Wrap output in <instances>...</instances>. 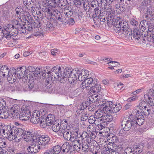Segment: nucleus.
Here are the masks:
<instances>
[{"mask_svg": "<svg viewBox=\"0 0 154 154\" xmlns=\"http://www.w3.org/2000/svg\"><path fill=\"white\" fill-rule=\"evenodd\" d=\"M17 16L18 17H20V14L23 11V9L21 7H17L15 9Z\"/></svg>", "mask_w": 154, "mask_h": 154, "instance_id": "603ef678", "label": "nucleus"}, {"mask_svg": "<svg viewBox=\"0 0 154 154\" xmlns=\"http://www.w3.org/2000/svg\"><path fill=\"white\" fill-rule=\"evenodd\" d=\"M9 111L11 118L15 119L18 118L20 112V108L18 105H14L9 108Z\"/></svg>", "mask_w": 154, "mask_h": 154, "instance_id": "39448f33", "label": "nucleus"}, {"mask_svg": "<svg viewBox=\"0 0 154 154\" xmlns=\"http://www.w3.org/2000/svg\"><path fill=\"white\" fill-rule=\"evenodd\" d=\"M75 5L77 7L79 8L82 5V1H81L80 0H74L73 1Z\"/></svg>", "mask_w": 154, "mask_h": 154, "instance_id": "69168bd1", "label": "nucleus"}, {"mask_svg": "<svg viewBox=\"0 0 154 154\" xmlns=\"http://www.w3.org/2000/svg\"><path fill=\"white\" fill-rule=\"evenodd\" d=\"M88 121L90 124H94L95 125H98V121H97L94 116H90L89 118Z\"/></svg>", "mask_w": 154, "mask_h": 154, "instance_id": "4c0bfd02", "label": "nucleus"}, {"mask_svg": "<svg viewBox=\"0 0 154 154\" xmlns=\"http://www.w3.org/2000/svg\"><path fill=\"white\" fill-rule=\"evenodd\" d=\"M36 84H35V80L33 79H30L28 83V89L29 91H34L36 89Z\"/></svg>", "mask_w": 154, "mask_h": 154, "instance_id": "412c9836", "label": "nucleus"}, {"mask_svg": "<svg viewBox=\"0 0 154 154\" xmlns=\"http://www.w3.org/2000/svg\"><path fill=\"white\" fill-rule=\"evenodd\" d=\"M79 136L78 137V143H80L82 142L83 140L85 139L86 140H88L87 141H88V143H89V138L90 137H89V134L87 132L85 131H83L82 134H81L79 133Z\"/></svg>", "mask_w": 154, "mask_h": 154, "instance_id": "ddd939ff", "label": "nucleus"}, {"mask_svg": "<svg viewBox=\"0 0 154 154\" xmlns=\"http://www.w3.org/2000/svg\"><path fill=\"white\" fill-rule=\"evenodd\" d=\"M66 71L61 73L59 72H51V80L54 81H56L60 78V81L62 83H64L67 80L69 83L74 85L76 80V76L73 74L72 71L70 69L69 71H67L68 68H66Z\"/></svg>", "mask_w": 154, "mask_h": 154, "instance_id": "f257e3e1", "label": "nucleus"}, {"mask_svg": "<svg viewBox=\"0 0 154 154\" xmlns=\"http://www.w3.org/2000/svg\"><path fill=\"white\" fill-rule=\"evenodd\" d=\"M124 154H134V151H133L131 148L128 147L126 148L124 151Z\"/></svg>", "mask_w": 154, "mask_h": 154, "instance_id": "de8ad7c7", "label": "nucleus"}, {"mask_svg": "<svg viewBox=\"0 0 154 154\" xmlns=\"http://www.w3.org/2000/svg\"><path fill=\"white\" fill-rule=\"evenodd\" d=\"M132 116V118L133 119V122L135 124V128L136 127L137 125L140 126L142 125L144 122L143 119L142 118H140V117L134 116V115Z\"/></svg>", "mask_w": 154, "mask_h": 154, "instance_id": "2eb2a0df", "label": "nucleus"}, {"mask_svg": "<svg viewBox=\"0 0 154 154\" xmlns=\"http://www.w3.org/2000/svg\"><path fill=\"white\" fill-rule=\"evenodd\" d=\"M126 6L125 5H121L120 7H119V14L122 13L123 12H124L126 10Z\"/></svg>", "mask_w": 154, "mask_h": 154, "instance_id": "6e6d98bb", "label": "nucleus"}, {"mask_svg": "<svg viewBox=\"0 0 154 154\" xmlns=\"http://www.w3.org/2000/svg\"><path fill=\"white\" fill-rule=\"evenodd\" d=\"M20 131V128H18L17 130L16 131H15V133H14V134H13V139H12V140H14L16 139H17V140H16V141L17 142H19L22 139V138H23V137H21V138L20 137V136L19 135V134H20V132H19Z\"/></svg>", "mask_w": 154, "mask_h": 154, "instance_id": "2f4dec72", "label": "nucleus"}, {"mask_svg": "<svg viewBox=\"0 0 154 154\" xmlns=\"http://www.w3.org/2000/svg\"><path fill=\"white\" fill-rule=\"evenodd\" d=\"M36 69L33 66H29L27 67V69H26V74H30V72H33L34 73V72H35Z\"/></svg>", "mask_w": 154, "mask_h": 154, "instance_id": "a18cd8bd", "label": "nucleus"}, {"mask_svg": "<svg viewBox=\"0 0 154 154\" xmlns=\"http://www.w3.org/2000/svg\"><path fill=\"white\" fill-rule=\"evenodd\" d=\"M35 69H36L35 70V71L34 72V73L33 74L34 75H36V76H39L38 75L39 74L40 75L42 70V68H40L39 67H37L36 68H35Z\"/></svg>", "mask_w": 154, "mask_h": 154, "instance_id": "0e129e2a", "label": "nucleus"}, {"mask_svg": "<svg viewBox=\"0 0 154 154\" xmlns=\"http://www.w3.org/2000/svg\"><path fill=\"white\" fill-rule=\"evenodd\" d=\"M94 86H92L91 87L90 91L94 94H96L99 92L101 89V85L96 82L94 84Z\"/></svg>", "mask_w": 154, "mask_h": 154, "instance_id": "a211bd4d", "label": "nucleus"}, {"mask_svg": "<svg viewBox=\"0 0 154 154\" xmlns=\"http://www.w3.org/2000/svg\"><path fill=\"white\" fill-rule=\"evenodd\" d=\"M45 120H47L48 126H49L53 124L54 122L57 121L56 120H55L54 115L51 114L48 115Z\"/></svg>", "mask_w": 154, "mask_h": 154, "instance_id": "a878e982", "label": "nucleus"}, {"mask_svg": "<svg viewBox=\"0 0 154 154\" xmlns=\"http://www.w3.org/2000/svg\"><path fill=\"white\" fill-rule=\"evenodd\" d=\"M61 147L59 145L54 146L50 151L51 154H60Z\"/></svg>", "mask_w": 154, "mask_h": 154, "instance_id": "c85d7f7f", "label": "nucleus"}, {"mask_svg": "<svg viewBox=\"0 0 154 154\" xmlns=\"http://www.w3.org/2000/svg\"><path fill=\"white\" fill-rule=\"evenodd\" d=\"M94 130L93 129V131L91 132L89 131V132H91V134H89V137H90L89 138L90 141H91V139H94L96 137L97 132L95 131H94Z\"/></svg>", "mask_w": 154, "mask_h": 154, "instance_id": "49530a36", "label": "nucleus"}, {"mask_svg": "<svg viewBox=\"0 0 154 154\" xmlns=\"http://www.w3.org/2000/svg\"><path fill=\"white\" fill-rule=\"evenodd\" d=\"M88 114L87 112H84L82 113L81 117V120L84 121L87 120L88 119Z\"/></svg>", "mask_w": 154, "mask_h": 154, "instance_id": "bf43d9fd", "label": "nucleus"}, {"mask_svg": "<svg viewBox=\"0 0 154 154\" xmlns=\"http://www.w3.org/2000/svg\"><path fill=\"white\" fill-rule=\"evenodd\" d=\"M56 21L55 20H51L48 21H47V23H45V25L46 26V28L47 29V30H53L54 28V22Z\"/></svg>", "mask_w": 154, "mask_h": 154, "instance_id": "5701e85b", "label": "nucleus"}, {"mask_svg": "<svg viewBox=\"0 0 154 154\" xmlns=\"http://www.w3.org/2000/svg\"><path fill=\"white\" fill-rule=\"evenodd\" d=\"M67 4H69L67 0H58L57 1V8L60 7L61 8H63V7H65L66 8Z\"/></svg>", "mask_w": 154, "mask_h": 154, "instance_id": "c756f323", "label": "nucleus"}, {"mask_svg": "<svg viewBox=\"0 0 154 154\" xmlns=\"http://www.w3.org/2000/svg\"><path fill=\"white\" fill-rule=\"evenodd\" d=\"M26 66H23L18 67L17 69V73L18 77L21 79L24 77L25 79L28 78L27 74H26Z\"/></svg>", "mask_w": 154, "mask_h": 154, "instance_id": "9d476101", "label": "nucleus"}, {"mask_svg": "<svg viewBox=\"0 0 154 154\" xmlns=\"http://www.w3.org/2000/svg\"><path fill=\"white\" fill-rule=\"evenodd\" d=\"M90 152L93 154H97L100 151V145L94 147V148L89 149Z\"/></svg>", "mask_w": 154, "mask_h": 154, "instance_id": "58836bf2", "label": "nucleus"}, {"mask_svg": "<svg viewBox=\"0 0 154 154\" xmlns=\"http://www.w3.org/2000/svg\"><path fill=\"white\" fill-rule=\"evenodd\" d=\"M50 138L48 135H41L38 140V145L45 146L49 143Z\"/></svg>", "mask_w": 154, "mask_h": 154, "instance_id": "0eeeda50", "label": "nucleus"}, {"mask_svg": "<svg viewBox=\"0 0 154 154\" xmlns=\"http://www.w3.org/2000/svg\"><path fill=\"white\" fill-rule=\"evenodd\" d=\"M40 148L39 146L33 144L28 147L27 150L30 153H35L38 152Z\"/></svg>", "mask_w": 154, "mask_h": 154, "instance_id": "4468645a", "label": "nucleus"}, {"mask_svg": "<svg viewBox=\"0 0 154 154\" xmlns=\"http://www.w3.org/2000/svg\"><path fill=\"white\" fill-rule=\"evenodd\" d=\"M51 81L50 79L49 78H47L46 79L45 85L44 87L45 90V91L49 92L52 91V86L51 84Z\"/></svg>", "mask_w": 154, "mask_h": 154, "instance_id": "dca6fc26", "label": "nucleus"}, {"mask_svg": "<svg viewBox=\"0 0 154 154\" xmlns=\"http://www.w3.org/2000/svg\"><path fill=\"white\" fill-rule=\"evenodd\" d=\"M42 11L45 13H46L48 16L51 17L53 16V13L55 11L49 6L42 8Z\"/></svg>", "mask_w": 154, "mask_h": 154, "instance_id": "b1692460", "label": "nucleus"}, {"mask_svg": "<svg viewBox=\"0 0 154 154\" xmlns=\"http://www.w3.org/2000/svg\"><path fill=\"white\" fill-rule=\"evenodd\" d=\"M112 102L107 101L106 103H104V104L102 105L101 106V110L103 113L105 114H108L112 112L111 111V105H112Z\"/></svg>", "mask_w": 154, "mask_h": 154, "instance_id": "9b49d317", "label": "nucleus"}, {"mask_svg": "<svg viewBox=\"0 0 154 154\" xmlns=\"http://www.w3.org/2000/svg\"><path fill=\"white\" fill-rule=\"evenodd\" d=\"M142 32L138 28H135L133 30L132 34L133 38L135 39L138 40L141 37Z\"/></svg>", "mask_w": 154, "mask_h": 154, "instance_id": "6ab92c4d", "label": "nucleus"}, {"mask_svg": "<svg viewBox=\"0 0 154 154\" xmlns=\"http://www.w3.org/2000/svg\"><path fill=\"white\" fill-rule=\"evenodd\" d=\"M5 102L3 99L0 100V111L3 110L6 106Z\"/></svg>", "mask_w": 154, "mask_h": 154, "instance_id": "4d7b16f0", "label": "nucleus"}, {"mask_svg": "<svg viewBox=\"0 0 154 154\" xmlns=\"http://www.w3.org/2000/svg\"><path fill=\"white\" fill-rule=\"evenodd\" d=\"M113 26L114 29L116 32L119 33L122 28V20L119 17H117L116 18L114 19Z\"/></svg>", "mask_w": 154, "mask_h": 154, "instance_id": "6e6552de", "label": "nucleus"}, {"mask_svg": "<svg viewBox=\"0 0 154 154\" xmlns=\"http://www.w3.org/2000/svg\"><path fill=\"white\" fill-rule=\"evenodd\" d=\"M146 98H148V100H148L147 102L151 106H154V102L152 99L148 95H146Z\"/></svg>", "mask_w": 154, "mask_h": 154, "instance_id": "864d4df0", "label": "nucleus"}, {"mask_svg": "<svg viewBox=\"0 0 154 154\" xmlns=\"http://www.w3.org/2000/svg\"><path fill=\"white\" fill-rule=\"evenodd\" d=\"M71 132H69L68 130H66L63 135L65 139L68 141H69L70 139V136L71 135Z\"/></svg>", "mask_w": 154, "mask_h": 154, "instance_id": "ea45409f", "label": "nucleus"}, {"mask_svg": "<svg viewBox=\"0 0 154 154\" xmlns=\"http://www.w3.org/2000/svg\"><path fill=\"white\" fill-rule=\"evenodd\" d=\"M18 28H15L14 30L10 33V35L13 36H16L17 35L18 33Z\"/></svg>", "mask_w": 154, "mask_h": 154, "instance_id": "774afa93", "label": "nucleus"}, {"mask_svg": "<svg viewBox=\"0 0 154 154\" xmlns=\"http://www.w3.org/2000/svg\"><path fill=\"white\" fill-rule=\"evenodd\" d=\"M57 0H52V1L50 3L48 6L54 8H57Z\"/></svg>", "mask_w": 154, "mask_h": 154, "instance_id": "5fc2aeb1", "label": "nucleus"}, {"mask_svg": "<svg viewBox=\"0 0 154 154\" xmlns=\"http://www.w3.org/2000/svg\"><path fill=\"white\" fill-rule=\"evenodd\" d=\"M35 111L38 116L40 117L41 119H46L47 115L45 111L43 109H41L39 111L35 110Z\"/></svg>", "mask_w": 154, "mask_h": 154, "instance_id": "bb28decb", "label": "nucleus"}, {"mask_svg": "<svg viewBox=\"0 0 154 154\" xmlns=\"http://www.w3.org/2000/svg\"><path fill=\"white\" fill-rule=\"evenodd\" d=\"M53 15V16L51 17L52 19L57 20L62 23H66V19L64 17H63L61 13L58 10H56L54 11Z\"/></svg>", "mask_w": 154, "mask_h": 154, "instance_id": "1a4fd4ad", "label": "nucleus"}, {"mask_svg": "<svg viewBox=\"0 0 154 154\" xmlns=\"http://www.w3.org/2000/svg\"><path fill=\"white\" fill-rule=\"evenodd\" d=\"M132 116L131 115L128 118L124 117L120 121L122 128L125 131H129L131 128L132 129L135 128V124L133 122Z\"/></svg>", "mask_w": 154, "mask_h": 154, "instance_id": "7ed1b4c3", "label": "nucleus"}, {"mask_svg": "<svg viewBox=\"0 0 154 154\" xmlns=\"http://www.w3.org/2000/svg\"><path fill=\"white\" fill-rule=\"evenodd\" d=\"M145 18L149 22L152 21L154 20V15L152 14V11H150L149 10L147 9L146 13H145Z\"/></svg>", "mask_w": 154, "mask_h": 154, "instance_id": "4be33fe9", "label": "nucleus"}, {"mask_svg": "<svg viewBox=\"0 0 154 154\" xmlns=\"http://www.w3.org/2000/svg\"><path fill=\"white\" fill-rule=\"evenodd\" d=\"M148 23V22L146 20H143L141 21L140 24L141 29H143V30L145 31Z\"/></svg>", "mask_w": 154, "mask_h": 154, "instance_id": "37998d69", "label": "nucleus"}, {"mask_svg": "<svg viewBox=\"0 0 154 154\" xmlns=\"http://www.w3.org/2000/svg\"><path fill=\"white\" fill-rule=\"evenodd\" d=\"M51 72H59L62 73L63 72H65L64 71V68L63 67H61L60 66H57L53 67L51 69Z\"/></svg>", "mask_w": 154, "mask_h": 154, "instance_id": "c9c22d12", "label": "nucleus"}, {"mask_svg": "<svg viewBox=\"0 0 154 154\" xmlns=\"http://www.w3.org/2000/svg\"><path fill=\"white\" fill-rule=\"evenodd\" d=\"M150 109L147 108L146 106H144L143 108L142 109L141 111V112L146 116L149 115L150 114Z\"/></svg>", "mask_w": 154, "mask_h": 154, "instance_id": "79ce46f5", "label": "nucleus"}, {"mask_svg": "<svg viewBox=\"0 0 154 154\" xmlns=\"http://www.w3.org/2000/svg\"><path fill=\"white\" fill-rule=\"evenodd\" d=\"M18 28L19 31L20 32V33H25L26 32V30L25 29V25H21L19 26Z\"/></svg>", "mask_w": 154, "mask_h": 154, "instance_id": "09e8293b", "label": "nucleus"}, {"mask_svg": "<svg viewBox=\"0 0 154 154\" xmlns=\"http://www.w3.org/2000/svg\"><path fill=\"white\" fill-rule=\"evenodd\" d=\"M113 119L112 116L108 114L103 115L100 119H99L100 123H107L108 122H111Z\"/></svg>", "mask_w": 154, "mask_h": 154, "instance_id": "f8f14e48", "label": "nucleus"}, {"mask_svg": "<svg viewBox=\"0 0 154 154\" xmlns=\"http://www.w3.org/2000/svg\"><path fill=\"white\" fill-rule=\"evenodd\" d=\"M39 117L37 115V113L34 112L30 118V121L32 123L36 124L38 123L40 120Z\"/></svg>", "mask_w": 154, "mask_h": 154, "instance_id": "aec40b11", "label": "nucleus"}, {"mask_svg": "<svg viewBox=\"0 0 154 154\" xmlns=\"http://www.w3.org/2000/svg\"><path fill=\"white\" fill-rule=\"evenodd\" d=\"M103 111H102V110L100 109L98 110L95 111L94 116L96 119H97V121L99 120V119L101 118L103 115Z\"/></svg>", "mask_w": 154, "mask_h": 154, "instance_id": "e433bc0d", "label": "nucleus"}, {"mask_svg": "<svg viewBox=\"0 0 154 154\" xmlns=\"http://www.w3.org/2000/svg\"><path fill=\"white\" fill-rule=\"evenodd\" d=\"M130 22L131 25L136 27L138 26V22L133 18L131 20Z\"/></svg>", "mask_w": 154, "mask_h": 154, "instance_id": "052dcab7", "label": "nucleus"}, {"mask_svg": "<svg viewBox=\"0 0 154 154\" xmlns=\"http://www.w3.org/2000/svg\"><path fill=\"white\" fill-rule=\"evenodd\" d=\"M98 97V96L97 95L95 97V100L94 99V100H95L96 102H97V103H98V104L100 106L101 108V106L102 105H103L104 104V103H106L107 102H106L105 100H103L102 99H98V98H97V97Z\"/></svg>", "mask_w": 154, "mask_h": 154, "instance_id": "a19ab883", "label": "nucleus"}, {"mask_svg": "<svg viewBox=\"0 0 154 154\" xmlns=\"http://www.w3.org/2000/svg\"><path fill=\"white\" fill-rule=\"evenodd\" d=\"M81 143H78V145L74 144L73 146V150L74 152L76 151L77 152H79L81 149Z\"/></svg>", "mask_w": 154, "mask_h": 154, "instance_id": "e2e57ef3", "label": "nucleus"}, {"mask_svg": "<svg viewBox=\"0 0 154 154\" xmlns=\"http://www.w3.org/2000/svg\"><path fill=\"white\" fill-rule=\"evenodd\" d=\"M3 34H4L3 37H5L6 38H7L8 36H9V35H10V32L9 31L7 32V27L6 28H3Z\"/></svg>", "mask_w": 154, "mask_h": 154, "instance_id": "680f3d73", "label": "nucleus"}, {"mask_svg": "<svg viewBox=\"0 0 154 154\" xmlns=\"http://www.w3.org/2000/svg\"><path fill=\"white\" fill-rule=\"evenodd\" d=\"M45 119H40V122H40L41 126L43 128L45 127L47 125H48L47 121Z\"/></svg>", "mask_w": 154, "mask_h": 154, "instance_id": "8fccbe9b", "label": "nucleus"}, {"mask_svg": "<svg viewBox=\"0 0 154 154\" xmlns=\"http://www.w3.org/2000/svg\"><path fill=\"white\" fill-rule=\"evenodd\" d=\"M51 72H59L62 73L63 72H65L64 71V68L63 67H61L60 66H57L53 67L51 69Z\"/></svg>", "mask_w": 154, "mask_h": 154, "instance_id": "f704fd0d", "label": "nucleus"}, {"mask_svg": "<svg viewBox=\"0 0 154 154\" xmlns=\"http://www.w3.org/2000/svg\"><path fill=\"white\" fill-rule=\"evenodd\" d=\"M83 73H80V72L79 71H78V73H76V74H73L75 75L76 76V81L74 85H73L72 84H71L72 85V86L74 87L75 86V84L77 82V76H78V79L79 80L81 81L84 82L85 80L87 79L88 78V76H86V75H82Z\"/></svg>", "mask_w": 154, "mask_h": 154, "instance_id": "f3484780", "label": "nucleus"}, {"mask_svg": "<svg viewBox=\"0 0 154 154\" xmlns=\"http://www.w3.org/2000/svg\"><path fill=\"white\" fill-rule=\"evenodd\" d=\"M97 82V79L94 78L93 79V78L91 77H88L86 80H85L84 81V83H86L87 85H88V86H89V87H90V85L94 84L96 83V82Z\"/></svg>", "mask_w": 154, "mask_h": 154, "instance_id": "7c9ffc66", "label": "nucleus"}, {"mask_svg": "<svg viewBox=\"0 0 154 154\" xmlns=\"http://www.w3.org/2000/svg\"><path fill=\"white\" fill-rule=\"evenodd\" d=\"M123 24L119 34L121 35L127 36L128 38H131L132 33L131 30L128 28V24L124 25V23Z\"/></svg>", "mask_w": 154, "mask_h": 154, "instance_id": "423d86ee", "label": "nucleus"}, {"mask_svg": "<svg viewBox=\"0 0 154 154\" xmlns=\"http://www.w3.org/2000/svg\"><path fill=\"white\" fill-rule=\"evenodd\" d=\"M52 129L53 131L55 132H57L58 130L61 126V125L59 124L57 121L54 122L53 124H52Z\"/></svg>", "mask_w": 154, "mask_h": 154, "instance_id": "72a5a7b5", "label": "nucleus"}, {"mask_svg": "<svg viewBox=\"0 0 154 154\" xmlns=\"http://www.w3.org/2000/svg\"><path fill=\"white\" fill-rule=\"evenodd\" d=\"M19 128L20 130L19 132H20L19 135L20 136L21 138L23 137L24 140L26 142L35 141V139L36 138L37 134L36 131L30 130L26 131L22 128Z\"/></svg>", "mask_w": 154, "mask_h": 154, "instance_id": "f03ea898", "label": "nucleus"}, {"mask_svg": "<svg viewBox=\"0 0 154 154\" xmlns=\"http://www.w3.org/2000/svg\"><path fill=\"white\" fill-rule=\"evenodd\" d=\"M18 128L16 127L11 128V126L7 125H5L2 127L3 134L10 141L12 140L13 134Z\"/></svg>", "mask_w": 154, "mask_h": 154, "instance_id": "20e7f679", "label": "nucleus"}, {"mask_svg": "<svg viewBox=\"0 0 154 154\" xmlns=\"http://www.w3.org/2000/svg\"><path fill=\"white\" fill-rule=\"evenodd\" d=\"M66 130L65 129V128L63 129V128L60 126V128H59V129L58 130L57 132H58V134L59 135L62 136Z\"/></svg>", "mask_w": 154, "mask_h": 154, "instance_id": "338daca9", "label": "nucleus"}, {"mask_svg": "<svg viewBox=\"0 0 154 154\" xmlns=\"http://www.w3.org/2000/svg\"><path fill=\"white\" fill-rule=\"evenodd\" d=\"M144 147L143 143H140L138 144L137 145H135L133 147L134 151L136 153H140L143 151Z\"/></svg>", "mask_w": 154, "mask_h": 154, "instance_id": "393cba45", "label": "nucleus"}, {"mask_svg": "<svg viewBox=\"0 0 154 154\" xmlns=\"http://www.w3.org/2000/svg\"><path fill=\"white\" fill-rule=\"evenodd\" d=\"M112 112L116 113L122 108V106L119 103H116L111 105Z\"/></svg>", "mask_w": 154, "mask_h": 154, "instance_id": "cd10ccee", "label": "nucleus"}, {"mask_svg": "<svg viewBox=\"0 0 154 154\" xmlns=\"http://www.w3.org/2000/svg\"><path fill=\"white\" fill-rule=\"evenodd\" d=\"M7 27V32H9L10 33H11L15 28V27H14L13 25H12L11 24H8Z\"/></svg>", "mask_w": 154, "mask_h": 154, "instance_id": "13d9d810", "label": "nucleus"}, {"mask_svg": "<svg viewBox=\"0 0 154 154\" xmlns=\"http://www.w3.org/2000/svg\"><path fill=\"white\" fill-rule=\"evenodd\" d=\"M5 140L2 137H0V148H5L7 146Z\"/></svg>", "mask_w": 154, "mask_h": 154, "instance_id": "c03bdc74", "label": "nucleus"}, {"mask_svg": "<svg viewBox=\"0 0 154 154\" xmlns=\"http://www.w3.org/2000/svg\"><path fill=\"white\" fill-rule=\"evenodd\" d=\"M19 119L22 120L26 121L28 120L30 116V115H28L27 114L25 113V112L21 110L19 115Z\"/></svg>", "mask_w": 154, "mask_h": 154, "instance_id": "473e14b6", "label": "nucleus"}, {"mask_svg": "<svg viewBox=\"0 0 154 154\" xmlns=\"http://www.w3.org/2000/svg\"><path fill=\"white\" fill-rule=\"evenodd\" d=\"M12 25H13L15 28H18L17 27H19L21 25L18 20L15 19L12 20Z\"/></svg>", "mask_w": 154, "mask_h": 154, "instance_id": "3c124183", "label": "nucleus"}]
</instances>
